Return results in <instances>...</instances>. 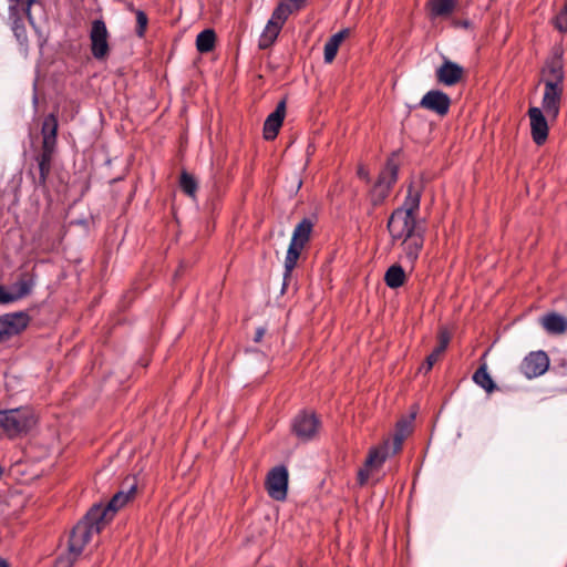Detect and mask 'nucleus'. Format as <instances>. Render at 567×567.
<instances>
[{"instance_id": "f257e3e1", "label": "nucleus", "mask_w": 567, "mask_h": 567, "mask_svg": "<svg viewBox=\"0 0 567 567\" xmlns=\"http://www.w3.org/2000/svg\"><path fill=\"white\" fill-rule=\"evenodd\" d=\"M542 73L545 86L542 110L549 118L556 120L560 112L564 93L565 73L561 56H554L548 60Z\"/></svg>"}, {"instance_id": "f03ea898", "label": "nucleus", "mask_w": 567, "mask_h": 567, "mask_svg": "<svg viewBox=\"0 0 567 567\" xmlns=\"http://www.w3.org/2000/svg\"><path fill=\"white\" fill-rule=\"evenodd\" d=\"M35 423V415L28 406L0 410V436L14 439L27 434Z\"/></svg>"}, {"instance_id": "7ed1b4c3", "label": "nucleus", "mask_w": 567, "mask_h": 567, "mask_svg": "<svg viewBox=\"0 0 567 567\" xmlns=\"http://www.w3.org/2000/svg\"><path fill=\"white\" fill-rule=\"evenodd\" d=\"M104 523L97 517L89 518V513L72 529L69 538L70 556L76 558L83 550L84 546L90 542L93 534H99L104 527Z\"/></svg>"}, {"instance_id": "20e7f679", "label": "nucleus", "mask_w": 567, "mask_h": 567, "mask_svg": "<svg viewBox=\"0 0 567 567\" xmlns=\"http://www.w3.org/2000/svg\"><path fill=\"white\" fill-rule=\"evenodd\" d=\"M124 485L127 487V489H120L117 493H115L105 507L101 505L93 506L89 511V518L97 517L100 522L106 524V522L111 519L113 515L128 501H131L136 493L137 484L135 477L127 478L124 482Z\"/></svg>"}, {"instance_id": "39448f33", "label": "nucleus", "mask_w": 567, "mask_h": 567, "mask_svg": "<svg viewBox=\"0 0 567 567\" xmlns=\"http://www.w3.org/2000/svg\"><path fill=\"white\" fill-rule=\"evenodd\" d=\"M398 174L399 164L393 158H389L369 193V199L374 207L383 204L389 197L392 187L398 181Z\"/></svg>"}, {"instance_id": "423d86ee", "label": "nucleus", "mask_w": 567, "mask_h": 567, "mask_svg": "<svg viewBox=\"0 0 567 567\" xmlns=\"http://www.w3.org/2000/svg\"><path fill=\"white\" fill-rule=\"evenodd\" d=\"M386 229L392 245H395L400 239L423 228L419 226L415 216L408 215L402 209H394L388 219Z\"/></svg>"}, {"instance_id": "0eeeda50", "label": "nucleus", "mask_w": 567, "mask_h": 567, "mask_svg": "<svg viewBox=\"0 0 567 567\" xmlns=\"http://www.w3.org/2000/svg\"><path fill=\"white\" fill-rule=\"evenodd\" d=\"M321 429V421L313 411L302 410L291 421V433L301 442L313 440Z\"/></svg>"}, {"instance_id": "6e6552de", "label": "nucleus", "mask_w": 567, "mask_h": 567, "mask_svg": "<svg viewBox=\"0 0 567 567\" xmlns=\"http://www.w3.org/2000/svg\"><path fill=\"white\" fill-rule=\"evenodd\" d=\"M89 38L93 58L99 61L105 60L111 48L109 44L110 32L103 19H95L91 22Z\"/></svg>"}, {"instance_id": "1a4fd4ad", "label": "nucleus", "mask_w": 567, "mask_h": 567, "mask_svg": "<svg viewBox=\"0 0 567 567\" xmlns=\"http://www.w3.org/2000/svg\"><path fill=\"white\" fill-rule=\"evenodd\" d=\"M289 474L284 465L272 467L265 482V487L268 495L275 501H285L288 492Z\"/></svg>"}, {"instance_id": "9d476101", "label": "nucleus", "mask_w": 567, "mask_h": 567, "mask_svg": "<svg viewBox=\"0 0 567 567\" xmlns=\"http://www.w3.org/2000/svg\"><path fill=\"white\" fill-rule=\"evenodd\" d=\"M425 241V229H421L417 233H414L408 237L400 239V247L402 249V254L400 255V259L408 264L411 269L414 268L415 262L417 261L420 254L423 249Z\"/></svg>"}, {"instance_id": "9b49d317", "label": "nucleus", "mask_w": 567, "mask_h": 567, "mask_svg": "<svg viewBox=\"0 0 567 567\" xmlns=\"http://www.w3.org/2000/svg\"><path fill=\"white\" fill-rule=\"evenodd\" d=\"M451 103V97L445 92L441 90H430L421 99L419 107L443 117L449 113Z\"/></svg>"}, {"instance_id": "f8f14e48", "label": "nucleus", "mask_w": 567, "mask_h": 567, "mask_svg": "<svg viewBox=\"0 0 567 567\" xmlns=\"http://www.w3.org/2000/svg\"><path fill=\"white\" fill-rule=\"evenodd\" d=\"M549 368V358L545 351H534L524 358L520 363V372L533 379L544 374Z\"/></svg>"}, {"instance_id": "ddd939ff", "label": "nucleus", "mask_w": 567, "mask_h": 567, "mask_svg": "<svg viewBox=\"0 0 567 567\" xmlns=\"http://www.w3.org/2000/svg\"><path fill=\"white\" fill-rule=\"evenodd\" d=\"M465 74L462 65L449 59H444L443 63L435 70L436 82L444 86H454L458 84Z\"/></svg>"}, {"instance_id": "4468645a", "label": "nucleus", "mask_w": 567, "mask_h": 567, "mask_svg": "<svg viewBox=\"0 0 567 567\" xmlns=\"http://www.w3.org/2000/svg\"><path fill=\"white\" fill-rule=\"evenodd\" d=\"M29 324V316L24 312L8 313L0 317V340L20 333Z\"/></svg>"}, {"instance_id": "2eb2a0df", "label": "nucleus", "mask_w": 567, "mask_h": 567, "mask_svg": "<svg viewBox=\"0 0 567 567\" xmlns=\"http://www.w3.org/2000/svg\"><path fill=\"white\" fill-rule=\"evenodd\" d=\"M544 113L545 112L537 106L529 107L527 113L530 121L532 138L537 145H543L548 137L549 128Z\"/></svg>"}, {"instance_id": "dca6fc26", "label": "nucleus", "mask_w": 567, "mask_h": 567, "mask_svg": "<svg viewBox=\"0 0 567 567\" xmlns=\"http://www.w3.org/2000/svg\"><path fill=\"white\" fill-rule=\"evenodd\" d=\"M424 190V183L422 179L411 181L408 186L406 196L401 207L396 209H402L403 213L415 216L420 209L421 197Z\"/></svg>"}, {"instance_id": "f3484780", "label": "nucleus", "mask_w": 567, "mask_h": 567, "mask_svg": "<svg viewBox=\"0 0 567 567\" xmlns=\"http://www.w3.org/2000/svg\"><path fill=\"white\" fill-rule=\"evenodd\" d=\"M286 115V101H280L275 111L271 112L264 123V138L266 141L275 140L279 133Z\"/></svg>"}, {"instance_id": "a211bd4d", "label": "nucleus", "mask_w": 567, "mask_h": 567, "mask_svg": "<svg viewBox=\"0 0 567 567\" xmlns=\"http://www.w3.org/2000/svg\"><path fill=\"white\" fill-rule=\"evenodd\" d=\"M451 340V334L446 328H440L437 332V346L433 349V351L426 357L424 363L421 367V371L427 373L432 370L433 365L437 362L442 353L449 347Z\"/></svg>"}, {"instance_id": "6ab92c4d", "label": "nucleus", "mask_w": 567, "mask_h": 567, "mask_svg": "<svg viewBox=\"0 0 567 567\" xmlns=\"http://www.w3.org/2000/svg\"><path fill=\"white\" fill-rule=\"evenodd\" d=\"M55 148H42L41 152L35 156L39 168V177L34 181L37 187L45 188L47 181L51 172L53 155Z\"/></svg>"}, {"instance_id": "aec40b11", "label": "nucleus", "mask_w": 567, "mask_h": 567, "mask_svg": "<svg viewBox=\"0 0 567 567\" xmlns=\"http://www.w3.org/2000/svg\"><path fill=\"white\" fill-rule=\"evenodd\" d=\"M307 0H282L272 11L270 20L284 25L290 14L302 9Z\"/></svg>"}, {"instance_id": "412c9836", "label": "nucleus", "mask_w": 567, "mask_h": 567, "mask_svg": "<svg viewBox=\"0 0 567 567\" xmlns=\"http://www.w3.org/2000/svg\"><path fill=\"white\" fill-rule=\"evenodd\" d=\"M58 118L51 113L43 120L41 127L42 148H56Z\"/></svg>"}, {"instance_id": "4be33fe9", "label": "nucleus", "mask_w": 567, "mask_h": 567, "mask_svg": "<svg viewBox=\"0 0 567 567\" xmlns=\"http://www.w3.org/2000/svg\"><path fill=\"white\" fill-rule=\"evenodd\" d=\"M305 247L298 246L295 243L289 244L286 258H285V272H284V284H282V291H285L286 287L288 286L289 281L292 278V271L295 267L297 266L298 259L301 255V251Z\"/></svg>"}, {"instance_id": "5701e85b", "label": "nucleus", "mask_w": 567, "mask_h": 567, "mask_svg": "<svg viewBox=\"0 0 567 567\" xmlns=\"http://www.w3.org/2000/svg\"><path fill=\"white\" fill-rule=\"evenodd\" d=\"M350 34L349 29H342L339 32L331 35L324 44L323 59L324 62L330 64L336 59L340 44Z\"/></svg>"}, {"instance_id": "b1692460", "label": "nucleus", "mask_w": 567, "mask_h": 567, "mask_svg": "<svg viewBox=\"0 0 567 567\" xmlns=\"http://www.w3.org/2000/svg\"><path fill=\"white\" fill-rule=\"evenodd\" d=\"M542 324L548 333L561 334L567 330V319L556 312L547 313L542 318Z\"/></svg>"}, {"instance_id": "393cba45", "label": "nucleus", "mask_w": 567, "mask_h": 567, "mask_svg": "<svg viewBox=\"0 0 567 567\" xmlns=\"http://www.w3.org/2000/svg\"><path fill=\"white\" fill-rule=\"evenodd\" d=\"M313 229V223L309 218H303L293 229L291 243L305 247L310 240Z\"/></svg>"}, {"instance_id": "a878e982", "label": "nucleus", "mask_w": 567, "mask_h": 567, "mask_svg": "<svg viewBox=\"0 0 567 567\" xmlns=\"http://www.w3.org/2000/svg\"><path fill=\"white\" fill-rule=\"evenodd\" d=\"M406 281V275L403 267L399 264L392 265L388 268L384 275V282L391 289L402 287Z\"/></svg>"}, {"instance_id": "bb28decb", "label": "nucleus", "mask_w": 567, "mask_h": 567, "mask_svg": "<svg viewBox=\"0 0 567 567\" xmlns=\"http://www.w3.org/2000/svg\"><path fill=\"white\" fill-rule=\"evenodd\" d=\"M412 431L411 421L401 420L396 423L395 433L392 441V454H396L402 449L403 441Z\"/></svg>"}, {"instance_id": "cd10ccee", "label": "nucleus", "mask_w": 567, "mask_h": 567, "mask_svg": "<svg viewBox=\"0 0 567 567\" xmlns=\"http://www.w3.org/2000/svg\"><path fill=\"white\" fill-rule=\"evenodd\" d=\"M473 381L484 389L487 393H492L496 390V384L487 371V364L482 363L473 374Z\"/></svg>"}, {"instance_id": "c85d7f7f", "label": "nucleus", "mask_w": 567, "mask_h": 567, "mask_svg": "<svg viewBox=\"0 0 567 567\" xmlns=\"http://www.w3.org/2000/svg\"><path fill=\"white\" fill-rule=\"evenodd\" d=\"M389 456V443L371 449L365 460V466L379 470Z\"/></svg>"}, {"instance_id": "c756f323", "label": "nucleus", "mask_w": 567, "mask_h": 567, "mask_svg": "<svg viewBox=\"0 0 567 567\" xmlns=\"http://www.w3.org/2000/svg\"><path fill=\"white\" fill-rule=\"evenodd\" d=\"M281 28V24L269 19L264 32L260 35L259 48L267 49L270 45H272L276 39L278 38Z\"/></svg>"}, {"instance_id": "7c9ffc66", "label": "nucleus", "mask_w": 567, "mask_h": 567, "mask_svg": "<svg viewBox=\"0 0 567 567\" xmlns=\"http://www.w3.org/2000/svg\"><path fill=\"white\" fill-rule=\"evenodd\" d=\"M12 18H13V21H12L13 34H14L17 41L19 42L20 47L24 51H27L29 42H28V34H27V29H25L24 22L21 17H18V16L16 17V14Z\"/></svg>"}, {"instance_id": "2f4dec72", "label": "nucleus", "mask_w": 567, "mask_h": 567, "mask_svg": "<svg viewBox=\"0 0 567 567\" xmlns=\"http://www.w3.org/2000/svg\"><path fill=\"white\" fill-rule=\"evenodd\" d=\"M196 48L200 53L213 51V28H207L197 35Z\"/></svg>"}, {"instance_id": "473e14b6", "label": "nucleus", "mask_w": 567, "mask_h": 567, "mask_svg": "<svg viewBox=\"0 0 567 567\" xmlns=\"http://www.w3.org/2000/svg\"><path fill=\"white\" fill-rule=\"evenodd\" d=\"M454 8L455 2L453 0H433L431 3V11L435 17L449 16Z\"/></svg>"}, {"instance_id": "72a5a7b5", "label": "nucleus", "mask_w": 567, "mask_h": 567, "mask_svg": "<svg viewBox=\"0 0 567 567\" xmlns=\"http://www.w3.org/2000/svg\"><path fill=\"white\" fill-rule=\"evenodd\" d=\"M128 9L131 11H133L136 16V29H135V33L138 38H144L145 37V33H146V30H147V24H148V18L146 16V13L143 11V10H140V9H134L133 4H130Z\"/></svg>"}, {"instance_id": "f704fd0d", "label": "nucleus", "mask_w": 567, "mask_h": 567, "mask_svg": "<svg viewBox=\"0 0 567 567\" xmlns=\"http://www.w3.org/2000/svg\"><path fill=\"white\" fill-rule=\"evenodd\" d=\"M179 186L182 190L189 197H194L197 190V182L187 172H183L179 178Z\"/></svg>"}, {"instance_id": "c9c22d12", "label": "nucleus", "mask_w": 567, "mask_h": 567, "mask_svg": "<svg viewBox=\"0 0 567 567\" xmlns=\"http://www.w3.org/2000/svg\"><path fill=\"white\" fill-rule=\"evenodd\" d=\"M34 285H35V281L32 277H22L16 284V288H17L16 296L18 297V299H21V298L30 295Z\"/></svg>"}, {"instance_id": "e433bc0d", "label": "nucleus", "mask_w": 567, "mask_h": 567, "mask_svg": "<svg viewBox=\"0 0 567 567\" xmlns=\"http://www.w3.org/2000/svg\"><path fill=\"white\" fill-rule=\"evenodd\" d=\"M554 27L563 33H567V1L561 10L554 18Z\"/></svg>"}, {"instance_id": "4c0bfd02", "label": "nucleus", "mask_w": 567, "mask_h": 567, "mask_svg": "<svg viewBox=\"0 0 567 567\" xmlns=\"http://www.w3.org/2000/svg\"><path fill=\"white\" fill-rule=\"evenodd\" d=\"M18 300V297L16 296V293H11L10 291H8V289L3 286H0V303L1 305H7V303H10V302H13Z\"/></svg>"}, {"instance_id": "58836bf2", "label": "nucleus", "mask_w": 567, "mask_h": 567, "mask_svg": "<svg viewBox=\"0 0 567 567\" xmlns=\"http://www.w3.org/2000/svg\"><path fill=\"white\" fill-rule=\"evenodd\" d=\"M371 470H372L371 467H367V466L364 465V467H363V468H361V470L358 472V482H359V484H360V485H364V484L368 482V480H369V477H370V471H371Z\"/></svg>"}, {"instance_id": "ea45409f", "label": "nucleus", "mask_w": 567, "mask_h": 567, "mask_svg": "<svg viewBox=\"0 0 567 567\" xmlns=\"http://www.w3.org/2000/svg\"><path fill=\"white\" fill-rule=\"evenodd\" d=\"M41 0H27V8H24V13H25V17L28 19V21L30 22V24L34 25V19H33V16L31 13V7L35 3H39Z\"/></svg>"}, {"instance_id": "a19ab883", "label": "nucleus", "mask_w": 567, "mask_h": 567, "mask_svg": "<svg viewBox=\"0 0 567 567\" xmlns=\"http://www.w3.org/2000/svg\"><path fill=\"white\" fill-rule=\"evenodd\" d=\"M74 560L75 558L69 554L66 557H59L54 567H71Z\"/></svg>"}, {"instance_id": "79ce46f5", "label": "nucleus", "mask_w": 567, "mask_h": 567, "mask_svg": "<svg viewBox=\"0 0 567 567\" xmlns=\"http://www.w3.org/2000/svg\"><path fill=\"white\" fill-rule=\"evenodd\" d=\"M10 2V16L13 17L17 14L18 6L22 4L24 8H27V0H8Z\"/></svg>"}, {"instance_id": "37998d69", "label": "nucleus", "mask_w": 567, "mask_h": 567, "mask_svg": "<svg viewBox=\"0 0 567 567\" xmlns=\"http://www.w3.org/2000/svg\"><path fill=\"white\" fill-rule=\"evenodd\" d=\"M357 174L361 179L365 181L367 183L370 182L369 172L364 166L360 165L358 167Z\"/></svg>"}, {"instance_id": "c03bdc74", "label": "nucleus", "mask_w": 567, "mask_h": 567, "mask_svg": "<svg viewBox=\"0 0 567 567\" xmlns=\"http://www.w3.org/2000/svg\"><path fill=\"white\" fill-rule=\"evenodd\" d=\"M266 333V329L264 327H258L255 331L254 341L260 342Z\"/></svg>"}, {"instance_id": "a18cd8bd", "label": "nucleus", "mask_w": 567, "mask_h": 567, "mask_svg": "<svg viewBox=\"0 0 567 567\" xmlns=\"http://www.w3.org/2000/svg\"><path fill=\"white\" fill-rule=\"evenodd\" d=\"M0 567H9L6 560L0 559Z\"/></svg>"}]
</instances>
